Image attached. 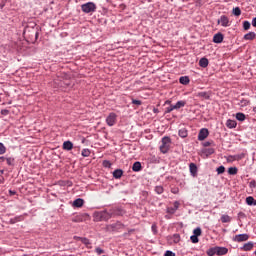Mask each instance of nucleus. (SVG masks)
Segmentation results:
<instances>
[{
  "instance_id": "f257e3e1",
  "label": "nucleus",
  "mask_w": 256,
  "mask_h": 256,
  "mask_svg": "<svg viewBox=\"0 0 256 256\" xmlns=\"http://www.w3.org/2000/svg\"><path fill=\"white\" fill-rule=\"evenodd\" d=\"M127 213L126 210L123 209V206L116 205L112 206L110 209H105L103 211L94 212V221H109V219H115V217H123Z\"/></svg>"
},
{
  "instance_id": "f03ea898",
  "label": "nucleus",
  "mask_w": 256,
  "mask_h": 256,
  "mask_svg": "<svg viewBox=\"0 0 256 256\" xmlns=\"http://www.w3.org/2000/svg\"><path fill=\"white\" fill-rule=\"evenodd\" d=\"M81 9L86 14L95 13L97 11V5L94 2H87L81 5Z\"/></svg>"
},
{
  "instance_id": "7ed1b4c3",
  "label": "nucleus",
  "mask_w": 256,
  "mask_h": 256,
  "mask_svg": "<svg viewBox=\"0 0 256 256\" xmlns=\"http://www.w3.org/2000/svg\"><path fill=\"white\" fill-rule=\"evenodd\" d=\"M170 147H171V138H169L168 136H164L162 138V144L160 145L161 153L163 154L169 153Z\"/></svg>"
},
{
  "instance_id": "20e7f679",
  "label": "nucleus",
  "mask_w": 256,
  "mask_h": 256,
  "mask_svg": "<svg viewBox=\"0 0 256 256\" xmlns=\"http://www.w3.org/2000/svg\"><path fill=\"white\" fill-rule=\"evenodd\" d=\"M106 123L108 127H113L117 123V114L115 112L110 113L106 118Z\"/></svg>"
},
{
  "instance_id": "39448f33",
  "label": "nucleus",
  "mask_w": 256,
  "mask_h": 256,
  "mask_svg": "<svg viewBox=\"0 0 256 256\" xmlns=\"http://www.w3.org/2000/svg\"><path fill=\"white\" fill-rule=\"evenodd\" d=\"M218 25H221L222 27H230L231 22L229 21V17L222 15L217 21Z\"/></svg>"
},
{
  "instance_id": "423d86ee",
  "label": "nucleus",
  "mask_w": 256,
  "mask_h": 256,
  "mask_svg": "<svg viewBox=\"0 0 256 256\" xmlns=\"http://www.w3.org/2000/svg\"><path fill=\"white\" fill-rule=\"evenodd\" d=\"M233 241L236 243H243V241H249L248 234H238L233 237Z\"/></svg>"
},
{
  "instance_id": "0eeeda50",
  "label": "nucleus",
  "mask_w": 256,
  "mask_h": 256,
  "mask_svg": "<svg viewBox=\"0 0 256 256\" xmlns=\"http://www.w3.org/2000/svg\"><path fill=\"white\" fill-rule=\"evenodd\" d=\"M209 137V129L202 128L198 133V141H205Z\"/></svg>"
},
{
  "instance_id": "6e6552de",
  "label": "nucleus",
  "mask_w": 256,
  "mask_h": 256,
  "mask_svg": "<svg viewBox=\"0 0 256 256\" xmlns=\"http://www.w3.org/2000/svg\"><path fill=\"white\" fill-rule=\"evenodd\" d=\"M227 253H229V249H227V247L216 246V255L223 256L227 255Z\"/></svg>"
},
{
  "instance_id": "1a4fd4ad",
  "label": "nucleus",
  "mask_w": 256,
  "mask_h": 256,
  "mask_svg": "<svg viewBox=\"0 0 256 256\" xmlns=\"http://www.w3.org/2000/svg\"><path fill=\"white\" fill-rule=\"evenodd\" d=\"M223 34L221 32H218L217 34L214 35L213 37V43H223Z\"/></svg>"
},
{
  "instance_id": "9d476101",
  "label": "nucleus",
  "mask_w": 256,
  "mask_h": 256,
  "mask_svg": "<svg viewBox=\"0 0 256 256\" xmlns=\"http://www.w3.org/2000/svg\"><path fill=\"white\" fill-rule=\"evenodd\" d=\"M189 169H190V175H191L192 177H195V176L197 175V171H198V169H197V164H195V163H190Z\"/></svg>"
},
{
  "instance_id": "9b49d317",
  "label": "nucleus",
  "mask_w": 256,
  "mask_h": 256,
  "mask_svg": "<svg viewBox=\"0 0 256 256\" xmlns=\"http://www.w3.org/2000/svg\"><path fill=\"white\" fill-rule=\"evenodd\" d=\"M142 169H143V166L141 165V162L139 161L134 162L132 166V171H134V173H139V171H141Z\"/></svg>"
},
{
  "instance_id": "f8f14e48",
  "label": "nucleus",
  "mask_w": 256,
  "mask_h": 256,
  "mask_svg": "<svg viewBox=\"0 0 256 256\" xmlns=\"http://www.w3.org/2000/svg\"><path fill=\"white\" fill-rule=\"evenodd\" d=\"M226 127H228V129H235V127H237V121L228 119L226 121Z\"/></svg>"
},
{
  "instance_id": "ddd939ff",
  "label": "nucleus",
  "mask_w": 256,
  "mask_h": 256,
  "mask_svg": "<svg viewBox=\"0 0 256 256\" xmlns=\"http://www.w3.org/2000/svg\"><path fill=\"white\" fill-rule=\"evenodd\" d=\"M255 37H256V33L255 32H249V33L244 35L243 39L245 41H253V39H255Z\"/></svg>"
},
{
  "instance_id": "4468645a",
  "label": "nucleus",
  "mask_w": 256,
  "mask_h": 256,
  "mask_svg": "<svg viewBox=\"0 0 256 256\" xmlns=\"http://www.w3.org/2000/svg\"><path fill=\"white\" fill-rule=\"evenodd\" d=\"M63 149H64V151H71V149H73V142H71V141H65L64 143H63Z\"/></svg>"
},
{
  "instance_id": "2eb2a0df",
  "label": "nucleus",
  "mask_w": 256,
  "mask_h": 256,
  "mask_svg": "<svg viewBox=\"0 0 256 256\" xmlns=\"http://www.w3.org/2000/svg\"><path fill=\"white\" fill-rule=\"evenodd\" d=\"M246 204L249 205V206H253L255 207L256 206V200L253 196H248L246 198Z\"/></svg>"
},
{
  "instance_id": "dca6fc26",
  "label": "nucleus",
  "mask_w": 256,
  "mask_h": 256,
  "mask_svg": "<svg viewBox=\"0 0 256 256\" xmlns=\"http://www.w3.org/2000/svg\"><path fill=\"white\" fill-rule=\"evenodd\" d=\"M178 135L182 139H185L189 135V132L187 131V128H182L178 131Z\"/></svg>"
},
{
  "instance_id": "f3484780",
  "label": "nucleus",
  "mask_w": 256,
  "mask_h": 256,
  "mask_svg": "<svg viewBox=\"0 0 256 256\" xmlns=\"http://www.w3.org/2000/svg\"><path fill=\"white\" fill-rule=\"evenodd\" d=\"M85 200H83L82 198H78L76 200L73 201V207H81L82 205H84Z\"/></svg>"
},
{
  "instance_id": "a211bd4d",
  "label": "nucleus",
  "mask_w": 256,
  "mask_h": 256,
  "mask_svg": "<svg viewBox=\"0 0 256 256\" xmlns=\"http://www.w3.org/2000/svg\"><path fill=\"white\" fill-rule=\"evenodd\" d=\"M202 153L206 155V157H209V155H213V153H215V148H204Z\"/></svg>"
},
{
  "instance_id": "6ab92c4d",
  "label": "nucleus",
  "mask_w": 256,
  "mask_h": 256,
  "mask_svg": "<svg viewBox=\"0 0 256 256\" xmlns=\"http://www.w3.org/2000/svg\"><path fill=\"white\" fill-rule=\"evenodd\" d=\"M114 179H121L123 177V171L121 169H116L113 172Z\"/></svg>"
},
{
  "instance_id": "aec40b11",
  "label": "nucleus",
  "mask_w": 256,
  "mask_h": 256,
  "mask_svg": "<svg viewBox=\"0 0 256 256\" xmlns=\"http://www.w3.org/2000/svg\"><path fill=\"white\" fill-rule=\"evenodd\" d=\"M199 65H200L201 67H203V69H205L206 67L209 66V59H207V58H201V59L199 60Z\"/></svg>"
},
{
  "instance_id": "412c9836",
  "label": "nucleus",
  "mask_w": 256,
  "mask_h": 256,
  "mask_svg": "<svg viewBox=\"0 0 256 256\" xmlns=\"http://www.w3.org/2000/svg\"><path fill=\"white\" fill-rule=\"evenodd\" d=\"M206 255L208 256H214L217 255V246L216 247H211L206 251Z\"/></svg>"
},
{
  "instance_id": "4be33fe9",
  "label": "nucleus",
  "mask_w": 256,
  "mask_h": 256,
  "mask_svg": "<svg viewBox=\"0 0 256 256\" xmlns=\"http://www.w3.org/2000/svg\"><path fill=\"white\" fill-rule=\"evenodd\" d=\"M185 105H187V102L185 100H180L178 101L175 105L174 108L176 110L181 109L182 107H185Z\"/></svg>"
},
{
  "instance_id": "5701e85b",
  "label": "nucleus",
  "mask_w": 256,
  "mask_h": 256,
  "mask_svg": "<svg viewBox=\"0 0 256 256\" xmlns=\"http://www.w3.org/2000/svg\"><path fill=\"white\" fill-rule=\"evenodd\" d=\"M19 221H23V216H16L14 218H11L9 223L10 225H15V223H19Z\"/></svg>"
},
{
  "instance_id": "b1692460",
  "label": "nucleus",
  "mask_w": 256,
  "mask_h": 256,
  "mask_svg": "<svg viewBox=\"0 0 256 256\" xmlns=\"http://www.w3.org/2000/svg\"><path fill=\"white\" fill-rule=\"evenodd\" d=\"M189 76H181L179 82L181 85H189Z\"/></svg>"
},
{
  "instance_id": "393cba45",
  "label": "nucleus",
  "mask_w": 256,
  "mask_h": 256,
  "mask_svg": "<svg viewBox=\"0 0 256 256\" xmlns=\"http://www.w3.org/2000/svg\"><path fill=\"white\" fill-rule=\"evenodd\" d=\"M198 96L201 99H211V94L209 92H199Z\"/></svg>"
},
{
  "instance_id": "a878e982",
  "label": "nucleus",
  "mask_w": 256,
  "mask_h": 256,
  "mask_svg": "<svg viewBox=\"0 0 256 256\" xmlns=\"http://www.w3.org/2000/svg\"><path fill=\"white\" fill-rule=\"evenodd\" d=\"M243 251H251L253 249V242H247L242 247Z\"/></svg>"
},
{
  "instance_id": "bb28decb",
  "label": "nucleus",
  "mask_w": 256,
  "mask_h": 256,
  "mask_svg": "<svg viewBox=\"0 0 256 256\" xmlns=\"http://www.w3.org/2000/svg\"><path fill=\"white\" fill-rule=\"evenodd\" d=\"M220 219L223 223H231V216L227 214H223Z\"/></svg>"
},
{
  "instance_id": "cd10ccee",
  "label": "nucleus",
  "mask_w": 256,
  "mask_h": 256,
  "mask_svg": "<svg viewBox=\"0 0 256 256\" xmlns=\"http://www.w3.org/2000/svg\"><path fill=\"white\" fill-rule=\"evenodd\" d=\"M236 119L237 121H245L246 119L245 114L241 112L236 113Z\"/></svg>"
},
{
  "instance_id": "c85d7f7f",
  "label": "nucleus",
  "mask_w": 256,
  "mask_h": 256,
  "mask_svg": "<svg viewBox=\"0 0 256 256\" xmlns=\"http://www.w3.org/2000/svg\"><path fill=\"white\" fill-rule=\"evenodd\" d=\"M232 13L233 15H235V17H239L241 15V8L239 7L233 8Z\"/></svg>"
},
{
  "instance_id": "c756f323",
  "label": "nucleus",
  "mask_w": 256,
  "mask_h": 256,
  "mask_svg": "<svg viewBox=\"0 0 256 256\" xmlns=\"http://www.w3.org/2000/svg\"><path fill=\"white\" fill-rule=\"evenodd\" d=\"M82 157H89L91 155V150L85 148L81 152Z\"/></svg>"
},
{
  "instance_id": "7c9ffc66",
  "label": "nucleus",
  "mask_w": 256,
  "mask_h": 256,
  "mask_svg": "<svg viewBox=\"0 0 256 256\" xmlns=\"http://www.w3.org/2000/svg\"><path fill=\"white\" fill-rule=\"evenodd\" d=\"M237 171H238L237 167H230L228 169V174L229 175H237Z\"/></svg>"
},
{
  "instance_id": "2f4dec72",
  "label": "nucleus",
  "mask_w": 256,
  "mask_h": 256,
  "mask_svg": "<svg viewBox=\"0 0 256 256\" xmlns=\"http://www.w3.org/2000/svg\"><path fill=\"white\" fill-rule=\"evenodd\" d=\"M163 191H165L163 186H156L155 187V193H157V195H162Z\"/></svg>"
},
{
  "instance_id": "473e14b6",
  "label": "nucleus",
  "mask_w": 256,
  "mask_h": 256,
  "mask_svg": "<svg viewBox=\"0 0 256 256\" xmlns=\"http://www.w3.org/2000/svg\"><path fill=\"white\" fill-rule=\"evenodd\" d=\"M201 233H202L201 227H197L193 230V235H196V237H201Z\"/></svg>"
},
{
  "instance_id": "72a5a7b5",
  "label": "nucleus",
  "mask_w": 256,
  "mask_h": 256,
  "mask_svg": "<svg viewBox=\"0 0 256 256\" xmlns=\"http://www.w3.org/2000/svg\"><path fill=\"white\" fill-rule=\"evenodd\" d=\"M6 163L7 165H9L10 167H13V165H15V158H6Z\"/></svg>"
},
{
  "instance_id": "f704fd0d",
  "label": "nucleus",
  "mask_w": 256,
  "mask_h": 256,
  "mask_svg": "<svg viewBox=\"0 0 256 256\" xmlns=\"http://www.w3.org/2000/svg\"><path fill=\"white\" fill-rule=\"evenodd\" d=\"M243 29H244V31H249V29H251V23L249 21H244Z\"/></svg>"
},
{
  "instance_id": "c9c22d12",
  "label": "nucleus",
  "mask_w": 256,
  "mask_h": 256,
  "mask_svg": "<svg viewBox=\"0 0 256 256\" xmlns=\"http://www.w3.org/2000/svg\"><path fill=\"white\" fill-rule=\"evenodd\" d=\"M5 153H7V148L0 142V155H5Z\"/></svg>"
},
{
  "instance_id": "e433bc0d",
  "label": "nucleus",
  "mask_w": 256,
  "mask_h": 256,
  "mask_svg": "<svg viewBox=\"0 0 256 256\" xmlns=\"http://www.w3.org/2000/svg\"><path fill=\"white\" fill-rule=\"evenodd\" d=\"M166 213H168L169 215H175V213H177V210H175L173 207H168L166 209Z\"/></svg>"
},
{
  "instance_id": "4c0bfd02",
  "label": "nucleus",
  "mask_w": 256,
  "mask_h": 256,
  "mask_svg": "<svg viewBox=\"0 0 256 256\" xmlns=\"http://www.w3.org/2000/svg\"><path fill=\"white\" fill-rule=\"evenodd\" d=\"M217 174L218 175H223V173H225V166H219L217 169Z\"/></svg>"
},
{
  "instance_id": "58836bf2",
  "label": "nucleus",
  "mask_w": 256,
  "mask_h": 256,
  "mask_svg": "<svg viewBox=\"0 0 256 256\" xmlns=\"http://www.w3.org/2000/svg\"><path fill=\"white\" fill-rule=\"evenodd\" d=\"M190 241H191L192 243H199V236L193 234V235L190 237Z\"/></svg>"
},
{
  "instance_id": "ea45409f",
  "label": "nucleus",
  "mask_w": 256,
  "mask_h": 256,
  "mask_svg": "<svg viewBox=\"0 0 256 256\" xmlns=\"http://www.w3.org/2000/svg\"><path fill=\"white\" fill-rule=\"evenodd\" d=\"M249 103H250V101L247 99L240 100L241 107H247V105H249Z\"/></svg>"
},
{
  "instance_id": "a19ab883",
  "label": "nucleus",
  "mask_w": 256,
  "mask_h": 256,
  "mask_svg": "<svg viewBox=\"0 0 256 256\" xmlns=\"http://www.w3.org/2000/svg\"><path fill=\"white\" fill-rule=\"evenodd\" d=\"M80 241H81V243H83L84 245H90V241H89V239H87L86 237H82V238H80Z\"/></svg>"
},
{
  "instance_id": "79ce46f5",
  "label": "nucleus",
  "mask_w": 256,
  "mask_h": 256,
  "mask_svg": "<svg viewBox=\"0 0 256 256\" xmlns=\"http://www.w3.org/2000/svg\"><path fill=\"white\" fill-rule=\"evenodd\" d=\"M175 105H170L166 108L165 113H171V111H175L176 108H174Z\"/></svg>"
},
{
  "instance_id": "37998d69",
  "label": "nucleus",
  "mask_w": 256,
  "mask_h": 256,
  "mask_svg": "<svg viewBox=\"0 0 256 256\" xmlns=\"http://www.w3.org/2000/svg\"><path fill=\"white\" fill-rule=\"evenodd\" d=\"M95 253H97V255H103V253H105V250H103V249L97 247V248L95 249Z\"/></svg>"
},
{
  "instance_id": "c03bdc74",
  "label": "nucleus",
  "mask_w": 256,
  "mask_h": 256,
  "mask_svg": "<svg viewBox=\"0 0 256 256\" xmlns=\"http://www.w3.org/2000/svg\"><path fill=\"white\" fill-rule=\"evenodd\" d=\"M249 187H250V189H255L256 188V181L255 180H251L249 182Z\"/></svg>"
},
{
  "instance_id": "a18cd8bd",
  "label": "nucleus",
  "mask_w": 256,
  "mask_h": 256,
  "mask_svg": "<svg viewBox=\"0 0 256 256\" xmlns=\"http://www.w3.org/2000/svg\"><path fill=\"white\" fill-rule=\"evenodd\" d=\"M132 104L133 105H142L143 104V102H141V100H135V99H132Z\"/></svg>"
},
{
  "instance_id": "49530a36",
  "label": "nucleus",
  "mask_w": 256,
  "mask_h": 256,
  "mask_svg": "<svg viewBox=\"0 0 256 256\" xmlns=\"http://www.w3.org/2000/svg\"><path fill=\"white\" fill-rule=\"evenodd\" d=\"M103 166L104 167H111V162L109 160H104L103 161Z\"/></svg>"
},
{
  "instance_id": "de8ad7c7",
  "label": "nucleus",
  "mask_w": 256,
  "mask_h": 256,
  "mask_svg": "<svg viewBox=\"0 0 256 256\" xmlns=\"http://www.w3.org/2000/svg\"><path fill=\"white\" fill-rule=\"evenodd\" d=\"M180 205H181V203L179 201H175L173 208L177 211L179 209Z\"/></svg>"
},
{
  "instance_id": "09e8293b",
  "label": "nucleus",
  "mask_w": 256,
  "mask_h": 256,
  "mask_svg": "<svg viewBox=\"0 0 256 256\" xmlns=\"http://www.w3.org/2000/svg\"><path fill=\"white\" fill-rule=\"evenodd\" d=\"M1 114L2 115H9V110H7V109L1 110Z\"/></svg>"
},
{
  "instance_id": "8fccbe9b",
  "label": "nucleus",
  "mask_w": 256,
  "mask_h": 256,
  "mask_svg": "<svg viewBox=\"0 0 256 256\" xmlns=\"http://www.w3.org/2000/svg\"><path fill=\"white\" fill-rule=\"evenodd\" d=\"M123 227V224H121V222H118L116 224H112V227L115 228V227Z\"/></svg>"
},
{
  "instance_id": "3c124183",
  "label": "nucleus",
  "mask_w": 256,
  "mask_h": 256,
  "mask_svg": "<svg viewBox=\"0 0 256 256\" xmlns=\"http://www.w3.org/2000/svg\"><path fill=\"white\" fill-rule=\"evenodd\" d=\"M210 145H211V142H209V141L203 143L204 147H210Z\"/></svg>"
},
{
  "instance_id": "603ef678",
  "label": "nucleus",
  "mask_w": 256,
  "mask_h": 256,
  "mask_svg": "<svg viewBox=\"0 0 256 256\" xmlns=\"http://www.w3.org/2000/svg\"><path fill=\"white\" fill-rule=\"evenodd\" d=\"M171 193H173L174 195H177V193H179V189H174V190L172 189Z\"/></svg>"
},
{
  "instance_id": "864d4df0",
  "label": "nucleus",
  "mask_w": 256,
  "mask_h": 256,
  "mask_svg": "<svg viewBox=\"0 0 256 256\" xmlns=\"http://www.w3.org/2000/svg\"><path fill=\"white\" fill-rule=\"evenodd\" d=\"M82 238H83V237L74 236V240H75V241H81Z\"/></svg>"
},
{
  "instance_id": "5fc2aeb1",
  "label": "nucleus",
  "mask_w": 256,
  "mask_h": 256,
  "mask_svg": "<svg viewBox=\"0 0 256 256\" xmlns=\"http://www.w3.org/2000/svg\"><path fill=\"white\" fill-rule=\"evenodd\" d=\"M252 25L256 27V17L252 19Z\"/></svg>"
},
{
  "instance_id": "6e6d98bb",
  "label": "nucleus",
  "mask_w": 256,
  "mask_h": 256,
  "mask_svg": "<svg viewBox=\"0 0 256 256\" xmlns=\"http://www.w3.org/2000/svg\"><path fill=\"white\" fill-rule=\"evenodd\" d=\"M5 183V178H3V176H1V179H0V185Z\"/></svg>"
},
{
  "instance_id": "4d7b16f0",
  "label": "nucleus",
  "mask_w": 256,
  "mask_h": 256,
  "mask_svg": "<svg viewBox=\"0 0 256 256\" xmlns=\"http://www.w3.org/2000/svg\"><path fill=\"white\" fill-rule=\"evenodd\" d=\"M153 113H159V109L154 108V109H153Z\"/></svg>"
},
{
  "instance_id": "13d9d810",
  "label": "nucleus",
  "mask_w": 256,
  "mask_h": 256,
  "mask_svg": "<svg viewBox=\"0 0 256 256\" xmlns=\"http://www.w3.org/2000/svg\"><path fill=\"white\" fill-rule=\"evenodd\" d=\"M10 195H15V191L9 190Z\"/></svg>"
},
{
  "instance_id": "bf43d9fd",
  "label": "nucleus",
  "mask_w": 256,
  "mask_h": 256,
  "mask_svg": "<svg viewBox=\"0 0 256 256\" xmlns=\"http://www.w3.org/2000/svg\"><path fill=\"white\" fill-rule=\"evenodd\" d=\"M165 103H166V105H171V101L170 100H167Z\"/></svg>"
},
{
  "instance_id": "052dcab7",
  "label": "nucleus",
  "mask_w": 256,
  "mask_h": 256,
  "mask_svg": "<svg viewBox=\"0 0 256 256\" xmlns=\"http://www.w3.org/2000/svg\"><path fill=\"white\" fill-rule=\"evenodd\" d=\"M0 160H1V161H5V157H4V156H1V157H0Z\"/></svg>"
},
{
  "instance_id": "680f3d73",
  "label": "nucleus",
  "mask_w": 256,
  "mask_h": 256,
  "mask_svg": "<svg viewBox=\"0 0 256 256\" xmlns=\"http://www.w3.org/2000/svg\"><path fill=\"white\" fill-rule=\"evenodd\" d=\"M3 173H5V170L0 169V175H3Z\"/></svg>"
},
{
  "instance_id": "e2e57ef3",
  "label": "nucleus",
  "mask_w": 256,
  "mask_h": 256,
  "mask_svg": "<svg viewBox=\"0 0 256 256\" xmlns=\"http://www.w3.org/2000/svg\"><path fill=\"white\" fill-rule=\"evenodd\" d=\"M176 237L177 241H179V235H174Z\"/></svg>"
},
{
  "instance_id": "0e129e2a",
  "label": "nucleus",
  "mask_w": 256,
  "mask_h": 256,
  "mask_svg": "<svg viewBox=\"0 0 256 256\" xmlns=\"http://www.w3.org/2000/svg\"><path fill=\"white\" fill-rule=\"evenodd\" d=\"M35 37H36V39H37V37H39V32H36Z\"/></svg>"
},
{
  "instance_id": "69168bd1",
  "label": "nucleus",
  "mask_w": 256,
  "mask_h": 256,
  "mask_svg": "<svg viewBox=\"0 0 256 256\" xmlns=\"http://www.w3.org/2000/svg\"><path fill=\"white\" fill-rule=\"evenodd\" d=\"M254 113H256V107L253 108Z\"/></svg>"
},
{
  "instance_id": "338daca9",
  "label": "nucleus",
  "mask_w": 256,
  "mask_h": 256,
  "mask_svg": "<svg viewBox=\"0 0 256 256\" xmlns=\"http://www.w3.org/2000/svg\"><path fill=\"white\" fill-rule=\"evenodd\" d=\"M73 221L76 223L77 220L74 219Z\"/></svg>"
},
{
  "instance_id": "774afa93",
  "label": "nucleus",
  "mask_w": 256,
  "mask_h": 256,
  "mask_svg": "<svg viewBox=\"0 0 256 256\" xmlns=\"http://www.w3.org/2000/svg\"><path fill=\"white\" fill-rule=\"evenodd\" d=\"M154 227H155V226H152V229H155Z\"/></svg>"
}]
</instances>
